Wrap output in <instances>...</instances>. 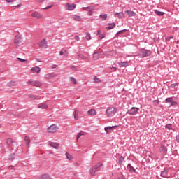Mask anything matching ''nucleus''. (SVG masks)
I'll return each instance as SVG.
<instances>
[{
    "label": "nucleus",
    "instance_id": "nucleus-1",
    "mask_svg": "<svg viewBox=\"0 0 179 179\" xmlns=\"http://www.w3.org/2000/svg\"><path fill=\"white\" fill-rule=\"evenodd\" d=\"M140 55L139 57L140 58H146L148 57H150L152 55V52L150 50H148L145 48H141L139 50Z\"/></svg>",
    "mask_w": 179,
    "mask_h": 179
},
{
    "label": "nucleus",
    "instance_id": "nucleus-2",
    "mask_svg": "<svg viewBox=\"0 0 179 179\" xmlns=\"http://www.w3.org/2000/svg\"><path fill=\"white\" fill-rule=\"evenodd\" d=\"M106 113L107 117H113L117 113V108L109 107L107 108Z\"/></svg>",
    "mask_w": 179,
    "mask_h": 179
},
{
    "label": "nucleus",
    "instance_id": "nucleus-3",
    "mask_svg": "<svg viewBox=\"0 0 179 179\" xmlns=\"http://www.w3.org/2000/svg\"><path fill=\"white\" fill-rule=\"evenodd\" d=\"M139 111V108L132 107L130 110H128L127 114L129 115H136V113Z\"/></svg>",
    "mask_w": 179,
    "mask_h": 179
},
{
    "label": "nucleus",
    "instance_id": "nucleus-4",
    "mask_svg": "<svg viewBox=\"0 0 179 179\" xmlns=\"http://www.w3.org/2000/svg\"><path fill=\"white\" fill-rule=\"evenodd\" d=\"M165 103H170L169 107H173V106H177V104H178V103H177V101H176L173 99V97L166 98L165 99Z\"/></svg>",
    "mask_w": 179,
    "mask_h": 179
},
{
    "label": "nucleus",
    "instance_id": "nucleus-5",
    "mask_svg": "<svg viewBox=\"0 0 179 179\" xmlns=\"http://www.w3.org/2000/svg\"><path fill=\"white\" fill-rule=\"evenodd\" d=\"M57 129H58V127L55 124H52L50 127L48 128V132L49 134H54L57 132Z\"/></svg>",
    "mask_w": 179,
    "mask_h": 179
},
{
    "label": "nucleus",
    "instance_id": "nucleus-6",
    "mask_svg": "<svg viewBox=\"0 0 179 179\" xmlns=\"http://www.w3.org/2000/svg\"><path fill=\"white\" fill-rule=\"evenodd\" d=\"M14 42H15V44H16V45H19L20 43H23V38L19 35H17L15 37Z\"/></svg>",
    "mask_w": 179,
    "mask_h": 179
},
{
    "label": "nucleus",
    "instance_id": "nucleus-7",
    "mask_svg": "<svg viewBox=\"0 0 179 179\" xmlns=\"http://www.w3.org/2000/svg\"><path fill=\"white\" fill-rule=\"evenodd\" d=\"M28 85H31V86H36V87H40L41 86V83L38 81H28Z\"/></svg>",
    "mask_w": 179,
    "mask_h": 179
},
{
    "label": "nucleus",
    "instance_id": "nucleus-8",
    "mask_svg": "<svg viewBox=\"0 0 179 179\" xmlns=\"http://www.w3.org/2000/svg\"><path fill=\"white\" fill-rule=\"evenodd\" d=\"M39 47H41V48H47L48 45H47V41L45 40V38L43 39L39 43Z\"/></svg>",
    "mask_w": 179,
    "mask_h": 179
},
{
    "label": "nucleus",
    "instance_id": "nucleus-9",
    "mask_svg": "<svg viewBox=\"0 0 179 179\" xmlns=\"http://www.w3.org/2000/svg\"><path fill=\"white\" fill-rule=\"evenodd\" d=\"M12 143H15V141L12 138H8L6 140V145L8 148H12Z\"/></svg>",
    "mask_w": 179,
    "mask_h": 179
},
{
    "label": "nucleus",
    "instance_id": "nucleus-10",
    "mask_svg": "<svg viewBox=\"0 0 179 179\" xmlns=\"http://www.w3.org/2000/svg\"><path fill=\"white\" fill-rule=\"evenodd\" d=\"M125 13L126 15H127L128 17H132L134 16H136V13H135L134 11L126 10Z\"/></svg>",
    "mask_w": 179,
    "mask_h": 179
},
{
    "label": "nucleus",
    "instance_id": "nucleus-11",
    "mask_svg": "<svg viewBox=\"0 0 179 179\" xmlns=\"http://www.w3.org/2000/svg\"><path fill=\"white\" fill-rule=\"evenodd\" d=\"M32 17H36L37 19H41L43 17V15L40 14V13L35 11L31 14Z\"/></svg>",
    "mask_w": 179,
    "mask_h": 179
},
{
    "label": "nucleus",
    "instance_id": "nucleus-12",
    "mask_svg": "<svg viewBox=\"0 0 179 179\" xmlns=\"http://www.w3.org/2000/svg\"><path fill=\"white\" fill-rule=\"evenodd\" d=\"M101 167H103V163L101 162L94 166V169L96 171L97 173L101 170Z\"/></svg>",
    "mask_w": 179,
    "mask_h": 179
},
{
    "label": "nucleus",
    "instance_id": "nucleus-13",
    "mask_svg": "<svg viewBox=\"0 0 179 179\" xmlns=\"http://www.w3.org/2000/svg\"><path fill=\"white\" fill-rule=\"evenodd\" d=\"M159 152L162 155H167V148H166V146H164V145H161V147L159 148Z\"/></svg>",
    "mask_w": 179,
    "mask_h": 179
},
{
    "label": "nucleus",
    "instance_id": "nucleus-14",
    "mask_svg": "<svg viewBox=\"0 0 179 179\" xmlns=\"http://www.w3.org/2000/svg\"><path fill=\"white\" fill-rule=\"evenodd\" d=\"M114 16L117 17L118 19H124V17H125V14L122 12L115 13Z\"/></svg>",
    "mask_w": 179,
    "mask_h": 179
},
{
    "label": "nucleus",
    "instance_id": "nucleus-15",
    "mask_svg": "<svg viewBox=\"0 0 179 179\" xmlns=\"http://www.w3.org/2000/svg\"><path fill=\"white\" fill-rule=\"evenodd\" d=\"M115 127L117 126H108V127H106L104 128L105 131L106 132V134H108L109 132H111V131H113V129H114V128H115Z\"/></svg>",
    "mask_w": 179,
    "mask_h": 179
},
{
    "label": "nucleus",
    "instance_id": "nucleus-16",
    "mask_svg": "<svg viewBox=\"0 0 179 179\" xmlns=\"http://www.w3.org/2000/svg\"><path fill=\"white\" fill-rule=\"evenodd\" d=\"M49 145L51 146V148H54V149H58V148H59V143L50 141Z\"/></svg>",
    "mask_w": 179,
    "mask_h": 179
},
{
    "label": "nucleus",
    "instance_id": "nucleus-17",
    "mask_svg": "<svg viewBox=\"0 0 179 179\" xmlns=\"http://www.w3.org/2000/svg\"><path fill=\"white\" fill-rule=\"evenodd\" d=\"M127 169L130 173H136V170L134 166H132V165H131V164H127Z\"/></svg>",
    "mask_w": 179,
    "mask_h": 179
},
{
    "label": "nucleus",
    "instance_id": "nucleus-18",
    "mask_svg": "<svg viewBox=\"0 0 179 179\" xmlns=\"http://www.w3.org/2000/svg\"><path fill=\"white\" fill-rule=\"evenodd\" d=\"M115 26H116L115 22L108 23V27H106V30H112V29H114Z\"/></svg>",
    "mask_w": 179,
    "mask_h": 179
},
{
    "label": "nucleus",
    "instance_id": "nucleus-19",
    "mask_svg": "<svg viewBox=\"0 0 179 179\" xmlns=\"http://www.w3.org/2000/svg\"><path fill=\"white\" fill-rule=\"evenodd\" d=\"M67 5V10H73V9H75V8H76V4H69V3H66Z\"/></svg>",
    "mask_w": 179,
    "mask_h": 179
},
{
    "label": "nucleus",
    "instance_id": "nucleus-20",
    "mask_svg": "<svg viewBox=\"0 0 179 179\" xmlns=\"http://www.w3.org/2000/svg\"><path fill=\"white\" fill-rule=\"evenodd\" d=\"M31 100H40L41 97L38 95L29 94L28 95Z\"/></svg>",
    "mask_w": 179,
    "mask_h": 179
},
{
    "label": "nucleus",
    "instance_id": "nucleus-21",
    "mask_svg": "<svg viewBox=\"0 0 179 179\" xmlns=\"http://www.w3.org/2000/svg\"><path fill=\"white\" fill-rule=\"evenodd\" d=\"M118 65L120 68H127L128 66V62H118Z\"/></svg>",
    "mask_w": 179,
    "mask_h": 179
},
{
    "label": "nucleus",
    "instance_id": "nucleus-22",
    "mask_svg": "<svg viewBox=\"0 0 179 179\" xmlns=\"http://www.w3.org/2000/svg\"><path fill=\"white\" fill-rule=\"evenodd\" d=\"M82 9L83 10H87V12H89V13L90 15H92L93 14V12H92V10H93V9H92V7L90 6H88V7H83Z\"/></svg>",
    "mask_w": 179,
    "mask_h": 179
},
{
    "label": "nucleus",
    "instance_id": "nucleus-23",
    "mask_svg": "<svg viewBox=\"0 0 179 179\" xmlns=\"http://www.w3.org/2000/svg\"><path fill=\"white\" fill-rule=\"evenodd\" d=\"M36 179H50V175L43 174L41 176L38 177Z\"/></svg>",
    "mask_w": 179,
    "mask_h": 179
},
{
    "label": "nucleus",
    "instance_id": "nucleus-24",
    "mask_svg": "<svg viewBox=\"0 0 179 179\" xmlns=\"http://www.w3.org/2000/svg\"><path fill=\"white\" fill-rule=\"evenodd\" d=\"M167 174H168V171L167 170H166V169H164V171L161 172V177L166 178V177H167Z\"/></svg>",
    "mask_w": 179,
    "mask_h": 179
},
{
    "label": "nucleus",
    "instance_id": "nucleus-25",
    "mask_svg": "<svg viewBox=\"0 0 179 179\" xmlns=\"http://www.w3.org/2000/svg\"><path fill=\"white\" fill-rule=\"evenodd\" d=\"M72 17L73 20H76L77 22H80V20H82V18H80V16L77 15H73Z\"/></svg>",
    "mask_w": 179,
    "mask_h": 179
},
{
    "label": "nucleus",
    "instance_id": "nucleus-26",
    "mask_svg": "<svg viewBox=\"0 0 179 179\" xmlns=\"http://www.w3.org/2000/svg\"><path fill=\"white\" fill-rule=\"evenodd\" d=\"M106 55L108 57H114V55H115V51L112 50V51H110V52H107L106 53Z\"/></svg>",
    "mask_w": 179,
    "mask_h": 179
},
{
    "label": "nucleus",
    "instance_id": "nucleus-27",
    "mask_svg": "<svg viewBox=\"0 0 179 179\" xmlns=\"http://www.w3.org/2000/svg\"><path fill=\"white\" fill-rule=\"evenodd\" d=\"M88 114L89 115H96V114H97V113L96 112V110L94 109H91L90 110H88Z\"/></svg>",
    "mask_w": 179,
    "mask_h": 179
},
{
    "label": "nucleus",
    "instance_id": "nucleus-28",
    "mask_svg": "<svg viewBox=\"0 0 179 179\" xmlns=\"http://www.w3.org/2000/svg\"><path fill=\"white\" fill-rule=\"evenodd\" d=\"M24 141H25V142H26L27 146H30V137L26 136L24 137Z\"/></svg>",
    "mask_w": 179,
    "mask_h": 179
},
{
    "label": "nucleus",
    "instance_id": "nucleus-29",
    "mask_svg": "<svg viewBox=\"0 0 179 179\" xmlns=\"http://www.w3.org/2000/svg\"><path fill=\"white\" fill-rule=\"evenodd\" d=\"M154 12L157 16H163L164 15V12L159 11L157 10H154Z\"/></svg>",
    "mask_w": 179,
    "mask_h": 179
},
{
    "label": "nucleus",
    "instance_id": "nucleus-30",
    "mask_svg": "<svg viewBox=\"0 0 179 179\" xmlns=\"http://www.w3.org/2000/svg\"><path fill=\"white\" fill-rule=\"evenodd\" d=\"M99 57H100V55L99 54V52L95 51V52H94V54H93V58H94V59H99Z\"/></svg>",
    "mask_w": 179,
    "mask_h": 179
},
{
    "label": "nucleus",
    "instance_id": "nucleus-31",
    "mask_svg": "<svg viewBox=\"0 0 179 179\" xmlns=\"http://www.w3.org/2000/svg\"><path fill=\"white\" fill-rule=\"evenodd\" d=\"M31 71H33V72H36V73H40L41 69L40 67L35 66L31 69Z\"/></svg>",
    "mask_w": 179,
    "mask_h": 179
},
{
    "label": "nucleus",
    "instance_id": "nucleus-32",
    "mask_svg": "<svg viewBox=\"0 0 179 179\" xmlns=\"http://www.w3.org/2000/svg\"><path fill=\"white\" fill-rule=\"evenodd\" d=\"M90 174L91 176H96L97 174V171L93 167L90 169Z\"/></svg>",
    "mask_w": 179,
    "mask_h": 179
},
{
    "label": "nucleus",
    "instance_id": "nucleus-33",
    "mask_svg": "<svg viewBox=\"0 0 179 179\" xmlns=\"http://www.w3.org/2000/svg\"><path fill=\"white\" fill-rule=\"evenodd\" d=\"M99 18L101 20H107V14H101L99 15Z\"/></svg>",
    "mask_w": 179,
    "mask_h": 179
},
{
    "label": "nucleus",
    "instance_id": "nucleus-34",
    "mask_svg": "<svg viewBox=\"0 0 179 179\" xmlns=\"http://www.w3.org/2000/svg\"><path fill=\"white\" fill-rule=\"evenodd\" d=\"M38 108H48V105L45 103H41L38 105Z\"/></svg>",
    "mask_w": 179,
    "mask_h": 179
},
{
    "label": "nucleus",
    "instance_id": "nucleus-35",
    "mask_svg": "<svg viewBox=\"0 0 179 179\" xmlns=\"http://www.w3.org/2000/svg\"><path fill=\"white\" fill-rule=\"evenodd\" d=\"M85 39H87V41L92 40V36L89 32H86Z\"/></svg>",
    "mask_w": 179,
    "mask_h": 179
},
{
    "label": "nucleus",
    "instance_id": "nucleus-36",
    "mask_svg": "<svg viewBox=\"0 0 179 179\" xmlns=\"http://www.w3.org/2000/svg\"><path fill=\"white\" fill-rule=\"evenodd\" d=\"M124 160H125V158H124V157L121 156L119 158L118 164H120L121 166Z\"/></svg>",
    "mask_w": 179,
    "mask_h": 179
},
{
    "label": "nucleus",
    "instance_id": "nucleus-37",
    "mask_svg": "<svg viewBox=\"0 0 179 179\" xmlns=\"http://www.w3.org/2000/svg\"><path fill=\"white\" fill-rule=\"evenodd\" d=\"M66 157L68 159V160H72V159H73V157H72V155L68 152H66Z\"/></svg>",
    "mask_w": 179,
    "mask_h": 179
},
{
    "label": "nucleus",
    "instance_id": "nucleus-38",
    "mask_svg": "<svg viewBox=\"0 0 179 179\" xmlns=\"http://www.w3.org/2000/svg\"><path fill=\"white\" fill-rule=\"evenodd\" d=\"M166 129H169V131H171V129H173V124H168L165 126Z\"/></svg>",
    "mask_w": 179,
    "mask_h": 179
},
{
    "label": "nucleus",
    "instance_id": "nucleus-39",
    "mask_svg": "<svg viewBox=\"0 0 179 179\" xmlns=\"http://www.w3.org/2000/svg\"><path fill=\"white\" fill-rule=\"evenodd\" d=\"M15 153H11L9 155V160H11L12 162H13V160H15Z\"/></svg>",
    "mask_w": 179,
    "mask_h": 179
},
{
    "label": "nucleus",
    "instance_id": "nucleus-40",
    "mask_svg": "<svg viewBox=\"0 0 179 179\" xmlns=\"http://www.w3.org/2000/svg\"><path fill=\"white\" fill-rule=\"evenodd\" d=\"M125 31H128V29H123V30L119 31L116 34V36H118V35H120V34H122L123 33H125Z\"/></svg>",
    "mask_w": 179,
    "mask_h": 179
},
{
    "label": "nucleus",
    "instance_id": "nucleus-41",
    "mask_svg": "<svg viewBox=\"0 0 179 179\" xmlns=\"http://www.w3.org/2000/svg\"><path fill=\"white\" fill-rule=\"evenodd\" d=\"M7 86H16V83L15 81H10L8 83Z\"/></svg>",
    "mask_w": 179,
    "mask_h": 179
},
{
    "label": "nucleus",
    "instance_id": "nucleus-42",
    "mask_svg": "<svg viewBox=\"0 0 179 179\" xmlns=\"http://www.w3.org/2000/svg\"><path fill=\"white\" fill-rule=\"evenodd\" d=\"M54 6V3H52L50 6H48L44 8H43V10H47V9H50V8H52Z\"/></svg>",
    "mask_w": 179,
    "mask_h": 179
},
{
    "label": "nucleus",
    "instance_id": "nucleus-43",
    "mask_svg": "<svg viewBox=\"0 0 179 179\" xmlns=\"http://www.w3.org/2000/svg\"><path fill=\"white\" fill-rule=\"evenodd\" d=\"M70 79H71V82H73V85H76L78 83V82L76 81V79H75V78L71 77Z\"/></svg>",
    "mask_w": 179,
    "mask_h": 179
},
{
    "label": "nucleus",
    "instance_id": "nucleus-44",
    "mask_svg": "<svg viewBox=\"0 0 179 179\" xmlns=\"http://www.w3.org/2000/svg\"><path fill=\"white\" fill-rule=\"evenodd\" d=\"M17 59H18V61H20V62H26V63L29 62V60H27V59H22V58H20V57H18Z\"/></svg>",
    "mask_w": 179,
    "mask_h": 179
},
{
    "label": "nucleus",
    "instance_id": "nucleus-45",
    "mask_svg": "<svg viewBox=\"0 0 179 179\" xmlns=\"http://www.w3.org/2000/svg\"><path fill=\"white\" fill-rule=\"evenodd\" d=\"M94 80L95 83H99V82H101L100 78H97V76L94 77Z\"/></svg>",
    "mask_w": 179,
    "mask_h": 179
},
{
    "label": "nucleus",
    "instance_id": "nucleus-46",
    "mask_svg": "<svg viewBox=\"0 0 179 179\" xmlns=\"http://www.w3.org/2000/svg\"><path fill=\"white\" fill-rule=\"evenodd\" d=\"M176 86H178V83H174L171 85V87H172V89H174Z\"/></svg>",
    "mask_w": 179,
    "mask_h": 179
},
{
    "label": "nucleus",
    "instance_id": "nucleus-47",
    "mask_svg": "<svg viewBox=\"0 0 179 179\" xmlns=\"http://www.w3.org/2000/svg\"><path fill=\"white\" fill-rule=\"evenodd\" d=\"M79 58H80L81 59H85V55H83V54H79L78 55Z\"/></svg>",
    "mask_w": 179,
    "mask_h": 179
},
{
    "label": "nucleus",
    "instance_id": "nucleus-48",
    "mask_svg": "<svg viewBox=\"0 0 179 179\" xmlns=\"http://www.w3.org/2000/svg\"><path fill=\"white\" fill-rule=\"evenodd\" d=\"M74 112H75V114H74V115H78L79 111L78 110V108H75V109H74Z\"/></svg>",
    "mask_w": 179,
    "mask_h": 179
},
{
    "label": "nucleus",
    "instance_id": "nucleus-49",
    "mask_svg": "<svg viewBox=\"0 0 179 179\" xmlns=\"http://www.w3.org/2000/svg\"><path fill=\"white\" fill-rule=\"evenodd\" d=\"M80 136H82V134L81 133H78V135H77V139L76 141H79V138H80Z\"/></svg>",
    "mask_w": 179,
    "mask_h": 179
},
{
    "label": "nucleus",
    "instance_id": "nucleus-50",
    "mask_svg": "<svg viewBox=\"0 0 179 179\" xmlns=\"http://www.w3.org/2000/svg\"><path fill=\"white\" fill-rule=\"evenodd\" d=\"M74 38H75V40H76V41H79V40H80V38H79V36H76L74 37Z\"/></svg>",
    "mask_w": 179,
    "mask_h": 179
},
{
    "label": "nucleus",
    "instance_id": "nucleus-51",
    "mask_svg": "<svg viewBox=\"0 0 179 179\" xmlns=\"http://www.w3.org/2000/svg\"><path fill=\"white\" fill-rule=\"evenodd\" d=\"M176 141L179 143V134L176 136Z\"/></svg>",
    "mask_w": 179,
    "mask_h": 179
},
{
    "label": "nucleus",
    "instance_id": "nucleus-52",
    "mask_svg": "<svg viewBox=\"0 0 179 179\" xmlns=\"http://www.w3.org/2000/svg\"><path fill=\"white\" fill-rule=\"evenodd\" d=\"M117 179H127L124 175H121Z\"/></svg>",
    "mask_w": 179,
    "mask_h": 179
},
{
    "label": "nucleus",
    "instance_id": "nucleus-53",
    "mask_svg": "<svg viewBox=\"0 0 179 179\" xmlns=\"http://www.w3.org/2000/svg\"><path fill=\"white\" fill-rule=\"evenodd\" d=\"M74 120H79V116L78 115H74Z\"/></svg>",
    "mask_w": 179,
    "mask_h": 179
},
{
    "label": "nucleus",
    "instance_id": "nucleus-54",
    "mask_svg": "<svg viewBox=\"0 0 179 179\" xmlns=\"http://www.w3.org/2000/svg\"><path fill=\"white\" fill-rule=\"evenodd\" d=\"M20 6H22V4H18L17 6H15L14 9H16L17 8H20Z\"/></svg>",
    "mask_w": 179,
    "mask_h": 179
},
{
    "label": "nucleus",
    "instance_id": "nucleus-55",
    "mask_svg": "<svg viewBox=\"0 0 179 179\" xmlns=\"http://www.w3.org/2000/svg\"><path fill=\"white\" fill-rule=\"evenodd\" d=\"M101 40H103V38H104L106 37V36H104V34L100 35L99 36Z\"/></svg>",
    "mask_w": 179,
    "mask_h": 179
},
{
    "label": "nucleus",
    "instance_id": "nucleus-56",
    "mask_svg": "<svg viewBox=\"0 0 179 179\" xmlns=\"http://www.w3.org/2000/svg\"><path fill=\"white\" fill-rule=\"evenodd\" d=\"M153 103H156V104H159V103H160V101L159 100H154Z\"/></svg>",
    "mask_w": 179,
    "mask_h": 179
},
{
    "label": "nucleus",
    "instance_id": "nucleus-57",
    "mask_svg": "<svg viewBox=\"0 0 179 179\" xmlns=\"http://www.w3.org/2000/svg\"><path fill=\"white\" fill-rule=\"evenodd\" d=\"M100 34H101V30H98L97 31V36H100Z\"/></svg>",
    "mask_w": 179,
    "mask_h": 179
},
{
    "label": "nucleus",
    "instance_id": "nucleus-58",
    "mask_svg": "<svg viewBox=\"0 0 179 179\" xmlns=\"http://www.w3.org/2000/svg\"><path fill=\"white\" fill-rule=\"evenodd\" d=\"M6 2H8V3H10L13 2V0H6Z\"/></svg>",
    "mask_w": 179,
    "mask_h": 179
},
{
    "label": "nucleus",
    "instance_id": "nucleus-59",
    "mask_svg": "<svg viewBox=\"0 0 179 179\" xmlns=\"http://www.w3.org/2000/svg\"><path fill=\"white\" fill-rule=\"evenodd\" d=\"M44 1H45V0H39L38 2H39L40 3H41L44 2Z\"/></svg>",
    "mask_w": 179,
    "mask_h": 179
},
{
    "label": "nucleus",
    "instance_id": "nucleus-60",
    "mask_svg": "<svg viewBox=\"0 0 179 179\" xmlns=\"http://www.w3.org/2000/svg\"><path fill=\"white\" fill-rule=\"evenodd\" d=\"M9 169H12V170H14L13 166H9Z\"/></svg>",
    "mask_w": 179,
    "mask_h": 179
},
{
    "label": "nucleus",
    "instance_id": "nucleus-61",
    "mask_svg": "<svg viewBox=\"0 0 179 179\" xmlns=\"http://www.w3.org/2000/svg\"><path fill=\"white\" fill-rule=\"evenodd\" d=\"M171 38H173V36L169 37V38H168V41H170V39H171Z\"/></svg>",
    "mask_w": 179,
    "mask_h": 179
},
{
    "label": "nucleus",
    "instance_id": "nucleus-62",
    "mask_svg": "<svg viewBox=\"0 0 179 179\" xmlns=\"http://www.w3.org/2000/svg\"><path fill=\"white\" fill-rule=\"evenodd\" d=\"M63 54H64V52L62 51H60L59 55H62Z\"/></svg>",
    "mask_w": 179,
    "mask_h": 179
},
{
    "label": "nucleus",
    "instance_id": "nucleus-63",
    "mask_svg": "<svg viewBox=\"0 0 179 179\" xmlns=\"http://www.w3.org/2000/svg\"><path fill=\"white\" fill-rule=\"evenodd\" d=\"M113 69H117L115 67H113Z\"/></svg>",
    "mask_w": 179,
    "mask_h": 179
},
{
    "label": "nucleus",
    "instance_id": "nucleus-64",
    "mask_svg": "<svg viewBox=\"0 0 179 179\" xmlns=\"http://www.w3.org/2000/svg\"><path fill=\"white\" fill-rule=\"evenodd\" d=\"M0 16H1V12H0Z\"/></svg>",
    "mask_w": 179,
    "mask_h": 179
}]
</instances>
